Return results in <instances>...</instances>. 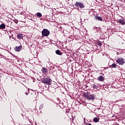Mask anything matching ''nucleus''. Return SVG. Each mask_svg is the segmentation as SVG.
I'll use <instances>...</instances> for the list:
<instances>
[{
  "label": "nucleus",
  "instance_id": "nucleus-5",
  "mask_svg": "<svg viewBox=\"0 0 125 125\" xmlns=\"http://www.w3.org/2000/svg\"><path fill=\"white\" fill-rule=\"evenodd\" d=\"M116 62L119 64V65H124V64H125V60L120 58L117 59Z\"/></svg>",
  "mask_w": 125,
  "mask_h": 125
},
{
  "label": "nucleus",
  "instance_id": "nucleus-13",
  "mask_svg": "<svg viewBox=\"0 0 125 125\" xmlns=\"http://www.w3.org/2000/svg\"><path fill=\"white\" fill-rule=\"evenodd\" d=\"M94 122L95 123H98V122H99V117L94 118Z\"/></svg>",
  "mask_w": 125,
  "mask_h": 125
},
{
  "label": "nucleus",
  "instance_id": "nucleus-3",
  "mask_svg": "<svg viewBox=\"0 0 125 125\" xmlns=\"http://www.w3.org/2000/svg\"><path fill=\"white\" fill-rule=\"evenodd\" d=\"M49 34L50 32L48 30L46 29H44L42 31V37L44 38V37H48L49 36Z\"/></svg>",
  "mask_w": 125,
  "mask_h": 125
},
{
  "label": "nucleus",
  "instance_id": "nucleus-17",
  "mask_svg": "<svg viewBox=\"0 0 125 125\" xmlns=\"http://www.w3.org/2000/svg\"><path fill=\"white\" fill-rule=\"evenodd\" d=\"M93 88L96 89L97 88V85H96L95 84H93Z\"/></svg>",
  "mask_w": 125,
  "mask_h": 125
},
{
  "label": "nucleus",
  "instance_id": "nucleus-10",
  "mask_svg": "<svg viewBox=\"0 0 125 125\" xmlns=\"http://www.w3.org/2000/svg\"><path fill=\"white\" fill-rule=\"evenodd\" d=\"M118 22L120 24H122V25H125V22L124 20H119Z\"/></svg>",
  "mask_w": 125,
  "mask_h": 125
},
{
  "label": "nucleus",
  "instance_id": "nucleus-1",
  "mask_svg": "<svg viewBox=\"0 0 125 125\" xmlns=\"http://www.w3.org/2000/svg\"><path fill=\"white\" fill-rule=\"evenodd\" d=\"M83 95L84 97L87 98V100H93V99H95V96L94 94H90L88 92H84Z\"/></svg>",
  "mask_w": 125,
  "mask_h": 125
},
{
  "label": "nucleus",
  "instance_id": "nucleus-20",
  "mask_svg": "<svg viewBox=\"0 0 125 125\" xmlns=\"http://www.w3.org/2000/svg\"><path fill=\"white\" fill-rule=\"evenodd\" d=\"M25 94L26 95H28V92H25Z\"/></svg>",
  "mask_w": 125,
  "mask_h": 125
},
{
  "label": "nucleus",
  "instance_id": "nucleus-14",
  "mask_svg": "<svg viewBox=\"0 0 125 125\" xmlns=\"http://www.w3.org/2000/svg\"><path fill=\"white\" fill-rule=\"evenodd\" d=\"M36 15H37V17H42V13L40 12H38L36 14Z\"/></svg>",
  "mask_w": 125,
  "mask_h": 125
},
{
  "label": "nucleus",
  "instance_id": "nucleus-9",
  "mask_svg": "<svg viewBox=\"0 0 125 125\" xmlns=\"http://www.w3.org/2000/svg\"><path fill=\"white\" fill-rule=\"evenodd\" d=\"M95 18L97 20H99V21H103V19H102V18L101 17H99L98 16H96Z\"/></svg>",
  "mask_w": 125,
  "mask_h": 125
},
{
  "label": "nucleus",
  "instance_id": "nucleus-18",
  "mask_svg": "<svg viewBox=\"0 0 125 125\" xmlns=\"http://www.w3.org/2000/svg\"><path fill=\"white\" fill-rule=\"evenodd\" d=\"M98 45H100V46H101V45H102V43H101V42H98Z\"/></svg>",
  "mask_w": 125,
  "mask_h": 125
},
{
  "label": "nucleus",
  "instance_id": "nucleus-21",
  "mask_svg": "<svg viewBox=\"0 0 125 125\" xmlns=\"http://www.w3.org/2000/svg\"><path fill=\"white\" fill-rule=\"evenodd\" d=\"M88 125H91V124H89Z\"/></svg>",
  "mask_w": 125,
  "mask_h": 125
},
{
  "label": "nucleus",
  "instance_id": "nucleus-6",
  "mask_svg": "<svg viewBox=\"0 0 125 125\" xmlns=\"http://www.w3.org/2000/svg\"><path fill=\"white\" fill-rule=\"evenodd\" d=\"M22 48V46H16L15 47V51L19 52V51H21V49Z\"/></svg>",
  "mask_w": 125,
  "mask_h": 125
},
{
  "label": "nucleus",
  "instance_id": "nucleus-19",
  "mask_svg": "<svg viewBox=\"0 0 125 125\" xmlns=\"http://www.w3.org/2000/svg\"><path fill=\"white\" fill-rule=\"evenodd\" d=\"M14 22L15 23H16V24H17V23H18V20H14Z\"/></svg>",
  "mask_w": 125,
  "mask_h": 125
},
{
  "label": "nucleus",
  "instance_id": "nucleus-4",
  "mask_svg": "<svg viewBox=\"0 0 125 125\" xmlns=\"http://www.w3.org/2000/svg\"><path fill=\"white\" fill-rule=\"evenodd\" d=\"M74 4L76 6V7H80V8H84V5H83V4L81 2L76 1Z\"/></svg>",
  "mask_w": 125,
  "mask_h": 125
},
{
  "label": "nucleus",
  "instance_id": "nucleus-12",
  "mask_svg": "<svg viewBox=\"0 0 125 125\" xmlns=\"http://www.w3.org/2000/svg\"><path fill=\"white\" fill-rule=\"evenodd\" d=\"M56 54H58V55H62V53L60 52L59 50H57L56 51Z\"/></svg>",
  "mask_w": 125,
  "mask_h": 125
},
{
  "label": "nucleus",
  "instance_id": "nucleus-2",
  "mask_svg": "<svg viewBox=\"0 0 125 125\" xmlns=\"http://www.w3.org/2000/svg\"><path fill=\"white\" fill-rule=\"evenodd\" d=\"M52 81V80H51V79L46 77H44L42 80V83H45L48 85H50V84H51Z\"/></svg>",
  "mask_w": 125,
  "mask_h": 125
},
{
  "label": "nucleus",
  "instance_id": "nucleus-15",
  "mask_svg": "<svg viewBox=\"0 0 125 125\" xmlns=\"http://www.w3.org/2000/svg\"><path fill=\"white\" fill-rule=\"evenodd\" d=\"M0 29H5V25L3 24H0Z\"/></svg>",
  "mask_w": 125,
  "mask_h": 125
},
{
  "label": "nucleus",
  "instance_id": "nucleus-7",
  "mask_svg": "<svg viewBox=\"0 0 125 125\" xmlns=\"http://www.w3.org/2000/svg\"><path fill=\"white\" fill-rule=\"evenodd\" d=\"M97 80L99 82H104V77H103L102 76H100L97 78Z\"/></svg>",
  "mask_w": 125,
  "mask_h": 125
},
{
  "label": "nucleus",
  "instance_id": "nucleus-8",
  "mask_svg": "<svg viewBox=\"0 0 125 125\" xmlns=\"http://www.w3.org/2000/svg\"><path fill=\"white\" fill-rule=\"evenodd\" d=\"M42 71L43 73V74H45V73H46L47 72V68H45V67H42Z\"/></svg>",
  "mask_w": 125,
  "mask_h": 125
},
{
  "label": "nucleus",
  "instance_id": "nucleus-16",
  "mask_svg": "<svg viewBox=\"0 0 125 125\" xmlns=\"http://www.w3.org/2000/svg\"><path fill=\"white\" fill-rule=\"evenodd\" d=\"M112 67L113 68H117V65L115 63H113L112 64Z\"/></svg>",
  "mask_w": 125,
  "mask_h": 125
},
{
  "label": "nucleus",
  "instance_id": "nucleus-11",
  "mask_svg": "<svg viewBox=\"0 0 125 125\" xmlns=\"http://www.w3.org/2000/svg\"><path fill=\"white\" fill-rule=\"evenodd\" d=\"M17 38H19V40H21L23 39V34H18Z\"/></svg>",
  "mask_w": 125,
  "mask_h": 125
}]
</instances>
